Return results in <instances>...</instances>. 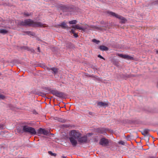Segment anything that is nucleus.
<instances>
[{"label": "nucleus", "mask_w": 158, "mask_h": 158, "mask_svg": "<svg viewBox=\"0 0 158 158\" xmlns=\"http://www.w3.org/2000/svg\"><path fill=\"white\" fill-rule=\"evenodd\" d=\"M59 26L63 28H66L68 27V26L64 22H63Z\"/></svg>", "instance_id": "obj_13"}, {"label": "nucleus", "mask_w": 158, "mask_h": 158, "mask_svg": "<svg viewBox=\"0 0 158 158\" xmlns=\"http://www.w3.org/2000/svg\"><path fill=\"white\" fill-rule=\"evenodd\" d=\"M27 35H31L32 36H34L35 35V34L34 33L29 31H27L25 32Z\"/></svg>", "instance_id": "obj_17"}, {"label": "nucleus", "mask_w": 158, "mask_h": 158, "mask_svg": "<svg viewBox=\"0 0 158 158\" xmlns=\"http://www.w3.org/2000/svg\"><path fill=\"white\" fill-rule=\"evenodd\" d=\"M59 8L64 12H70L71 9V8L63 5L60 6Z\"/></svg>", "instance_id": "obj_7"}, {"label": "nucleus", "mask_w": 158, "mask_h": 158, "mask_svg": "<svg viewBox=\"0 0 158 158\" xmlns=\"http://www.w3.org/2000/svg\"><path fill=\"white\" fill-rule=\"evenodd\" d=\"M97 105L98 106H108V103L99 102H98Z\"/></svg>", "instance_id": "obj_11"}, {"label": "nucleus", "mask_w": 158, "mask_h": 158, "mask_svg": "<svg viewBox=\"0 0 158 158\" xmlns=\"http://www.w3.org/2000/svg\"><path fill=\"white\" fill-rule=\"evenodd\" d=\"M56 96L59 98H62L64 97V94L58 91Z\"/></svg>", "instance_id": "obj_14"}, {"label": "nucleus", "mask_w": 158, "mask_h": 158, "mask_svg": "<svg viewBox=\"0 0 158 158\" xmlns=\"http://www.w3.org/2000/svg\"><path fill=\"white\" fill-rule=\"evenodd\" d=\"M38 50H39V51L40 48H39V47H38Z\"/></svg>", "instance_id": "obj_39"}, {"label": "nucleus", "mask_w": 158, "mask_h": 158, "mask_svg": "<svg viewBox=\"0 0 158 158\" xmlns=\"http://www.w3.org/2000/svg\"><path fill=\"white\" fill-rule=\"evenodd\" d=\"M149 130L147 129L144 130L142 132V134L143 135H147L148 133Z\"/></svg>", "instance_id": "obj_15"}, {"label": "nucleus", "mask_w": 158, "mask_h": 158, "mask_svg": "<svg viewBox=\"0 0 158 158\" xmlns=\"http://www.w3.org/2000/svg\"><path fill=\"white\" fill-rule=\"evenodd\" d=\"M92 41L94 43H95L97 44H99L100 41L99 40H97L95 39H93L92 40Z\"/></svg>", "instance_id": "obj_25"}, {"label": "nucleus", "mask_w": 158, "mask_h": 158, "mask_svg": "<svg viewBox=\"0 0 158 158\" xmlns=\"http://www.w3.org/2000/svg\"><path fill=\"white\" fill-rule=\"evenodd\" d=\"M81 135V134L78 131L73 130L71 131L69 139L73 146H76L77 145V142L76 139L78 140Z\"/></svg>", "instance_id": "obj_2"}, {"label": "nucleus", "mask_w": 158, "mask_h": 158, "mask_svg": "<svg viewBox=\"0 0 158 158\" xmlns=\"http://www.w3.org/2000/svg\"><path fill=\"white\" fill-rule=\"evenodd\" d=\"M155 2L157 3L158 4V0H156Z\"/></svg>", "instance_id": "obj_35"}, {"label": "nucleus", "mask_w": 158, "mask_h": 158, "mask_svg": "<svg viewBox=\"0 0 158 158\" xmlns=\"http://www.w3.org/2000/svg\"><path fill=\"white\" fill-rule=\"evenodd\" d=\"M157 87H158V82L157 83Z\"/></svg>", "instance_id": "obj_36"}, {"label": "nucleus", "mask_w": 158, "mask_h": 158, "mask_svg": "<svg viewBox=\"0 0 158 158\" xmlns=\"http://www.w3.org/2000/svg\"><path fill=\"white\" fill-rule=\"evenodd\" d=\"M23 132L29 133L32 135H35L36 133L35 128L27 125L23 127Z\"/></svg>", "instance_id": "obj_3"}, {"label": "nucleus", "mask_w": 158, "mask_h": 158, "mask_svg": "<svg viewBox=\"0 0 158 158\" xmlns=\"http://www.w3.org/2000/svg\"><path fill=\"white\" fill-rule=\"evenodd\" d=\"M59 121L61 122H65V120L64 119H60L59 120Z\"/></svg>", "instance_id": "obj_31"}, {"label": "nucleus", "mask_w": 158, "mask_h": 158, "mask_svg": "<svg viewBox=\"0 0 158 158\" xmlns=\"http://www.w3.org/2000/svg\"><path fill=\"white\" fill-rule=\"evenodd\" d=\"M61 157L62 158H67L66 156H61Z\"/></svg>", "instance_id": "obj_33"}, {"label": "nucleus", "mask_w": 158, "mask_h": 158, "mask_svg": "<svg viewBox=\"0 0 158 158\" xmlns=\"http://www.w3.org/2000/svg\"><path fill=\"white\" fill-rule=\"evenodd\" d=\"M90 28L94 29H97L98 30H100L101 29L100 27H98L96 26H91Z\"/></svg>", "instance_id": "obj_20"}, {"label": "nucleus", "mask_w": 158, "mask_h": 158, "mask_svg": "<svg viewBox=\"0 0 158 158\" xmlns=\"http://www.w3.org/2000/svg\"><path fill=\"white\" fill-rule=\"evenodd\" d=\"M71 32L72 33H73H73H75L74 30L73 29V28L71 30Z\"/></svg>", "instance_id": "obj_32"}, {"label": "nucleus", "mask_w": 158, "mask_h": 158, "mask_svg": "<svg viewBox=\"0 0 158 158\" xmlns=\"http://www.w3.org/2000/svg\"><path fill=\"white\" fill-rule=\"evenodd\" d=\"M118 56L123 58L126 59L128 60H133L134 58L133 57L129 56L127 55H123L122 54H118Z\"/></svg>", "instance_id": "obj_8"}, {"label": "nucleus", "mask_w": 158, "mask_h": 158, "mask_svg": "<svg viewBox=\"0 0 158 158\" xmlns=\"http://www.w3.org/2000/svg\"><path fill=\"white\" fill-rule=\"evenodd\" d=\"M49 132L45 129L42 128H39L37 131V133L38 134H43L44 135H47Z\"/></svg>", "instance_id": "obj_9"}, {"label": "nucleus", "mask_w": 158, "mask_h": 158, "mask_svg": "<svg viewBox=\"0 0 158 158\" xmlns=\"http://www.w3.org/2000/svg\"><path fill=\"white\" fill-rule=\"evenodd\" d=\"M74 36L75 37H77L78 36V35L77 34L74 33L73 34Z\"/></svg>", "instance_id": "obj_30"}, {"label": "nucleus", "mask_w": 158, "mask_h": 158, "mask_svg": "<svg viewBox=\"0 0 158 158\" xmlns=\"http://www.w3.org/2000/svg\"><path fill=\"white\" fill-rule=\"evenodd\" d=\"M58 91L56 90H52L51 92L53 94L56 96Z\"/></svg>", "instance_id": "obj_23"}, {"label": "nucleus", "mask_w": 158, "mask_h": 158, "mask_svg": "<svg viewBox=\"0 0 158 158\" xmlns=\"http://www.w3.org/2000/svg\"><path fill=\"white\" fill-rule=\"evenodd\" d=\"M92 113L91 112H89V114H92Z\"/></svg>", "instance_id": "obj_37"}, {"label": "nucleus", "mask_w": 158, "mask_h": 158, "mask_svg": "<svg viewBox=\"0 0 158 158\" xmlns=\"http://www.w3.org/2000/svg\"><path fill=\"white\" fill-rule=\"evenodd\" d=\"M97 130L99 132L101 133H103L105 132V131L103 128H98Z\"/></svg>", "instance_id": "obj_22"}, {"label": "nucleus", "mask_w": 158, "mask_h": 158, "mask_svg": "<svg viewBox=\"0 0 158 158\" xmlns=\"http://www.w3.org/2000/svg\"><path fill=\"white\" fill-rule=\"evenodd\" d=\"M99 48L100 50L103 51H107L108 49V48L107 47L103 45L100 46L99 47Z\"/></svg>", "instance_id": "obj_12"}, {"label": "nucleus", "mask_w": 158, "mask_h": 158, "mask_svg": "<svg viewBox=\"0 0 158 158\" xmlns=\"http://www.w3.org/2000/svg\"><path fill=\"white\" fill-rule=\"evenodd\" d=\"M7 32L8 31L2 28L0 29V33L5 34L7 33Z\"/></svg>", "instance_id": "obj_16"}, {"label": "nucleus", "mask_w": 158, "mask_h": 158, "mask_svg": "<svg viewBox=\"0 0 158 158\" xmlns=\"http://www.w3.org/2000/svg\"><path fill=\"white\" fill-rule=\"evenodd\" d=\"M33 13H28L27 12H24L23 13V15L26 17H28L30 15H32Z\"/></svg>", "instance_id": "obj_18"}, {"label": "nucleus", "mask_w": 158, "mask_h": 158, "mask_svg": "<svg viewBox=\"0 0 158 158\" xmlns=\"http://www.w3.org/2000/svg\"><path fill=\"white\" fill-rule=\"evenodd\" d=\"M87 136L84 135L82 137H80L78 139V142L81 143H84L87 142Z\"/></svg>", "instance_id": "obj_5"}, {"label": "nucleus", "mask_w": 158, "mask_h": 158, "mask_svg": "<svg viewBox=\"0 0 158 158\" xmlns=\"http://www.w3.org/2000/svg\"><path fill=\"white\" fill-rule=\"evenodd\" d=\"M110 15H111L112 16L115 17L117 18L121 19L122 20V22L123 23H124L125 22L126 20L122 16L118 15V14H116L115 13L113 12H110L109 13Z\"/></svg>", "instance_id": "obj_4"}, {"label": "nucleus", "mask_w": 158, "mask_h": 158, "mask_svg": "<svg viewBox=\"0 0 158 158\" xmlns=\"http://www.w3.org/2000/svg\"><path fill=\"white\" fill-rule=\"evenodd\" d=\"M72 27L74 29H77L80 30H82L84 31L85 30V29L81 27H80L78 24H77L76 25H73L72 26Z\"/></svg>", "instance_id": "obj_10"}, {"label": "nucleus", "mask_w": 158, "mask_h": 158, "mask_svg": "<svg viewBox=\"0 0 158 158\" xmlns=\"http://www.w3.org/2000/svg\"><path fill=\"white\" fill-rule=\"evenodd\" d=\"M5 96L1 94H0V100H3L5 98Z\"/></svg>", "instance_id": "obj_26"}, {"label": "nucleus", "mask_w": 158, "mask_h": 158, "mask_svg": "<svg viewBox=\"0 0 158 158\" xmlns=\"http://www.w3.org/2000/svg\"><path fill=\"white\" fill-rule=\"evenodd\" d=\"M5 128V127L3 124H0V129H3Z\"/></svg>", "instance_id": "obj_27"}, {"label": "nucleus", "mask_w": 158, "mask_h": 158, "mask_svg": "<svg viewBox=\"0 0 158 158\" xmlns=\"http://www.w3.org/2000/svg\"><path fill=\"white\" fill-rule=\"evenodd\" d=\"M19 24L21 26H28L32 27H44V24L39 22H34L31 19H28L20 21Z\"/></svg>", "instance_id": "obj_1"}, {"label": "nucleus", "mask_w": 158, "mask_h": 158, "mask_svg": "<svg viewBox=\"0 0 158 158\" xmlns=\"http://www.w3.org/2000/svg\"><path fill=\"white\" fill-rule=\"evenodd\" d=\"M48 153L51 156H56V154L55 153H52L51 151H49L48 152Z\"/></svg>", "instance_id": "obj_24"}, {"label": "nucleus", "mask_w": 158, "mask_h": 158, "mask_svg": "<svg viewBox=\"0 0 158 158\" xmlns=\"http://www.w3.org/2000/svg\"><path fill=\"white\" fill-rule=\"evenodd\" d=\"M77 21L76 20H73L69 22V23L70 24H75L77 23Z\"/></svg>", "instance_id": "obj_21"}, {"label": "nucleus", "mask_w": 158, "mask_h": 158, "mask_svg": "<svg viewBox=\"0 0 158 158\" xmlns=\"http://www.w3.org/2000/svg\"><path fill=\"white\" fill-rule=\"evenodd\" d=\"M17 131L18 132H21V130H20V129H17Z\"/></svg>", "instance_id": "obj_34"}, {"label": "nucleus", "mask_w": 158, "mask_h": 158, "mask_svg": "<svg viewBox=\"0 0 158 158\" xmlns=\"http://www.w3.org/2000/svg\"><path fill=\"white\" fill-rule=\"evenodd\" d=\"M119 143L123 145H124L125 144V143L123 141H121L119 142Z\"/></svg>", "instance_id": "obj_28"}, {"label": "nucleus", "mask_w": 158, "mask_h": 158, "mask_svg": "<svg viewBox=\"0 0 158 158\" xmlns=\"http://www.w3.org/2000/svg\"><path fill=\"white\" fill-rule=\"evenodd\" d=\"M54 74L58 72V69L57 68H52L51 69Z\"/></svg>", "instance_id": "obj_19"}, {"label": "nucleus", "mask_w": 158, "mask_h": 158, "mask_svg": "<svg viewBox=\"0 0 158 158\" xmlns=\"http://www.w3.org/2000/svg\"><path fill=\"white\" fill-rule=\"evenodd\" d=\"M98 57L99 58H100L102 59L105 60V59L103 57H102V56H101L100 55H98Z\"/></svg>", "instance_id": "obj_29"}, {"label": "nucleus", "mask_w": 158, "mask_h": 158, "mask_svg": "<svg viewBox=\"0 0 158 158\" xmlns=\"http://www.w3.org/2000/svg\"><path fill=\"white\" fill-rule=\"evenodd\" d=\"M109 143L108 139L105 138H103L100 140L99 143L102 145L106 146L108 145Z\"/></svg>", "instance_id": "obj_6"}, {"label": "nucleus", "mask_w": 158, "mask_h": 158, "mask_svg": "<svg viewBox=\"0 0 158 158\" xmlns=\"http://www.w3.org/2000/svg\"><path fill=\"white\" fill-rule=\"evenodd\" d=\"M156 52L158 54V51H156Z\"/></svg>", "instance_id": "obj_38"}]
</instances>
